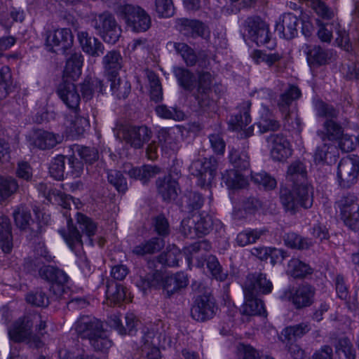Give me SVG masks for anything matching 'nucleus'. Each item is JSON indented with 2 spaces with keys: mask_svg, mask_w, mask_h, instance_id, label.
<instances>
[{
  "mask_svg": "<svg viewBox=\"0 0 359 359\" xmlns=\"http://www.w3.org/2000/svg\"><path fill=\"white\" fill-rule=\"evenodd\" d=\"M359 176V156L348 155L343 158L339 165L337 179L339 185L348 189L357 182Z\"/></svg>",
  "mask_w": 359,
  "mask_h": 359,
  "instance_id": "9",
  "label": "nucleus"
},
{
  "mask_svg": "<svg viewBox=\"0 0 359 359\" xmlns=\"http://www.w3.org/2000/svg\"><path fill=\"white\" fill-rule=\"evenodd\" d=\"M32 144L42 150L50 149L60 142L59 135L45 130H39L34 132L32 137Z\"/></svg>",
  "mask_w": 359,
  "mask_h": 359,
  "instance_id": "23",
  "label": "nucleus"
},
{
  "mask_svg": "<svg viewBox=\"0 0 359 359\" xmlns=\"http://www.w3.org/2000/svg\"><path fill=\"white\" fill-rule=\"evenodd\" d=\"M154 328L148 330L143 337L144 348L150 347L147 353V359H161V352L157 346L160 344V336H156Z\"/></svg>",
  "mask_w": 359,
  "mask_h": 359,
  "instance_id": "38",
  "label": "nucleus"
},
{
  "mask_svg": "<svg viewBox=\"0 0 359 359\" xmlns=\"http://www.w3.org/2000/svg\"><path fill=\"white\" fill-rule=\"evenodd\" d=\"M164 241L159 238H152L150 240L135 246L133 253L137 256H144L147 254H154L164 248Z\"/></svg>",
  "mask_w": 359,
  "mask_h": 359,
  "instance_id": "33",
  "label": "nucleus"
},
{
  "mask_svg": "<svg viewBox=\"0 0 359 359\" xmlns=\"http://www.w3.org/2000/svg\"><path fill=\"white\" fill-rule=\"evenodd\" d=\"M158 193L163 201H170L175 200L177 196L178 184L170 175L159 177L156 182Z\"/></svg>",
  "mask_w": 359,
  "mask_h": 359,
  "instance_id": "25",
  "label": "nucleus"
},
{
  "mask_svg": "<svg viewBox=\"0 0 359 359\" xmlns=\"http://www.w3.org/2000/svg\"><path fill=\"white\" fill-rule=\"evenodd\" d=\"M174 74L179 85L183 89L188 91L194 90L196 81L194 73L184 67H176L174 69Z\"/></svg>",
  "mask_w": 359,
  "mask_h": 359,
  "instance_id": "41",
  "label": "nucleus"
},
{
  "mask_svg": "<svg viewBox=\"0 0 359 359\" xmlns=\"http://www.w3.org/2000/svg\"><path fill=\"white\" fill-rule=\"evenodd\" d=\"M175 130L172 128H162L158 131V138L161 147L164 149L175 150L177 139Z\"/></svg>",
  "mask_w": 359,
  "mask_h": 359,
  "instance_id": "54",
  "label": "nucleus"
},
{
  "mask_svg": "<svg viewBox=\"0 0 359 359\" xmlns=\"http://www.w3.org/2000/svg\"><path fill=\"white\" fill-rule=\"evenodd\" d=\"M57 93L69 109L78 111L81 97L74 83L64 81L58 86Z\"/></svg>",
  "mask_w": 359,
  "mask_h": 359,
  "instance_id": "18",
  "label": "nucleus"
},
{
  "mask_svg": "<svg viewBox=\"0 0 359 359\" xmlns=\"http://www.w3.org/2000/svg\"><path fill=\"white\" fill-rule=\"evenodd\" d=\"M266 229H252L244 231L239 233L236 238V242L240 246H245L251 243H255L261 236L266 233Z\"/></svg>",
  "mask_w": 359,
  "mask_h": 359,
  "instance_id": "53",
  "label": "nucleus"
},
{
  "mask_svg": "<svg viewBox=\"0 0 359 359\" xmlns=\"http://www.w3.org/2000/svg\"><path fill=\"white\" fill-rule=\"evenodd\" d=\"M144 72L149 83L151 100L155 102L161 101L163 99V88L158 76L154 72L148 69Z\"/></svg>",
  "mask_w": 359,
  "mask_h": 359,
  "instance_id": "34",
  "label": "nucleus"
},
{
  "mask_svg": "<svg viewBox=\"0 0 359 359\" xmlns=\"http://www.w3.org/2000/svg\"><path fill=\"white\" fill-rule=\"evenodd\" d=\"M78 39L83 50L93 57H98L103 53L102 43L95 37L89 36L86 32H79Z\"/></svg>",
  "mask_w": 359,
  "mask_h": 359,
  "instance_id": "28",
  "label": "nucleus"
},
{
  "mask_svg": "<svg viewBox=\"0 0 359 359\" xmlns=\"http://www.w3.org/2000/svg\"><path fill=\"white\" fill-rule=\"evenodd\" d=\"M243 294L245 301L241 309V313L243 317L248 320L252 316L266 315L264 304L262 299L248 291H243Z\"/></svg>",
  "mask_w": 359,
  "mask_h": 359,
  "instance_id": "19",
  "label": "nucleus"
},
{
  "mask_svg": "<svg viewBox=\"0 0 359 359\" xmlns=\"http://www.w3.org/2000/svg\"><path fill=\"white\" fill-rule=\"evenodd\" d=\"M103 81L97 78L88 76L81 84V90L83 99H92L95 93H102L103 90Z\"/></svg>",
  "mask_w": 359,
  "mask_h": 359,
  "instance_id": "36",
  "label": "nucleus"
},
{
  "mask_svg": "<svg viewBox=\"0 0 359 359\" xmlns=\"http://www.w3.org/2000/svg\"><path fill=\"white\" fill-rule=\"evenodd\" d=\"M222 179L226 185L232 189L243 188L248 184L246 179L236 170L226 171Z\"/></svg>",
  "mask_w": 359,
  "mask_h": 359,
  "instance_id": "50",
  "label": "nucleus"
},
{
  "mask_svg": "<svg viewBox=\"0 0 359 359\" xmlns=\"http://www.w3.org/2000/svg\"><path fill=\"white\" fill-rule=\"evenodd\" d=\"M107 180L120 193H125L128 189L126 180L118 170H109L107 172Z\"/></svg>",
  "mask_w": 359,
  "mask_h": 359,
  "instance_id": "58",
  "label": "nucleus"
},
{
  "mask_svg": "<svg viewBox=\"0 0 359 359\" xmlns=\"http://www.w3.org/2000/svg\"><path fill=\"white\" fill-rule=\"evenodd\" d=\"M314 107L318 116L325 118L326 120L334 119L338 116L339 111L321 100L315 101Z\"/></svg>",
  "mask_w": 359,
  "mask_h": 359,
  "instance_id": "56",
  "label": "nucleus"
},
{
  "mask_svg": "<svg viewBox=\"0 0 359 359\" xmlns=\"http://www.w3.org/2000/svg\"><path fill=\"white\" fill-rule=\"evenodd\" d=\"M287 273L294 278H302L312 273V269L308 264L293 258L288 262Z\"/></svg>",
  "mask_w": 359,
  "mask_h": 359,
  "instance_id": "45",
  "label": "nucleus"
},
{
  "mask_svg": "<svg viewBox=\"0 0 359 359\" xmlns=\"http://www.w3.org/2000/svg\"><path fill=\"white\" fill-rule=\"evenodd\" d=\"M311 330L309 322L303 321L298 324L285 327L280 333V339L283 342L296 341L302 338Z\"/></svg>",
  "mask_w": 359,
  "mask_h": 359,
  "instance_id": "24",
  "label": "nucleus"
},
{
  "mask_svg": "<svg viewBox=\"0 0 359 359\" xmlns=\"http://www.w3.org/2000/svg\"><path fill=\"white\" fill-rule=\"evenodd\" d=\"M172 44L174 49L181 55L186 65L189 67L194 66L198 61V57L195 50L188 44L184 42H173Z\"/></svg>",
  "mask_w": 359,
  "mask_h": 359,
  "instance_id": "42",
  "label": "nucleus"
},
{
  "mask_svg": "<svg viewBox=\"0 0 359 359\" xmlns=\"http://www.w3.org/2000/svg\"><path fill=\"white\" fill-rule=\"evenodd\" d=\"M118 12L125 20L128 27L135 32H144L151 27V17L140 6L121 5L118 8Z\"/></svg>",
  "mask_w": 359,
  "mask_h": 359,
  "instance_id": "3",
  "label": "nucleus"
},
{
  "mask_svg": "<svg viewBox=\"0 0 359 359\" xmlns=\"http://www.w3.org/2000/svg\"><path fill=\"white\" fill-rule=\"evenodd\" d=\"M297 17L291 13H287L283 15L281 20L276 24V31L283 38L291 39L297 34Z\"/></svg>",
  "mask_w": 359,
  "mask_h": 359,
  "instance_id": "22",
  "label": "nucleus"
},
{
  "mask_svg": "<svg viewBox=\"0 0 359 359\" xmlns=\"http://www.w3.org/2000/svg\"><path fill=\"white\" fill-rule=\"evenodd\" d=\"M13 218L18 229L21 231L29 232L32 236H37L42 231V225L35 224L29 208L25 204L15 208Z\"/></svg>",
  "mask_w": 359,
  "mask_h": 359,
  "instance_id": "12",
  "label": "nucleus"
},
{
  "mask_svg": "<svg viewBox=\"0 0 359 359\" xmlns=\"http://www.w3.org/2000/svg\"><path fill=\"white\" fill-rule=\"evenodd\" d=\"M107 323L110 327L116 330L121 335L133 334L135 327L137 325V320L133 313H127L125 316L126 326L122 325L118 316L111 315L108 318Z\"/></svg>",
  "mask_w": 359,
  "mask_h": 359,
  "instance_id": "26",
  "label": "nucleus"
},
{
  "mask_svg": "<svg viewBox=\"0 0 359 359\" xmlns=\"http://www.w3.org/2000/svg\"><path fill=\"white\" fill-rule=\"evenodd\" d=\"M106 296L111 304H119L124 301L126 294V287L114 281H108L107 284Z\"/></svg>",
  "mask_w": 359,
  "mask_h": 359,
  "instance_id": "43",
  "label": "nucleus"
},
{
  "mask_svg": "<svg viewBox=\"0 0 359 359\" xmlns=\"http://www.w3.org/2000/svg\"><path fill=\"white\" fill-rule=\"evenodd\" d=\"M325 132L318 133L323 141H334L339 140L343 135V128L334 119H327L323 123Z\"/></svg>",
  "mask_w": 359,
  "mask_h": 359,
  "instance_id": "40",
  "label": "nucleus"
},
{
  "mask_svg": "<svg viewBox=\"0 0 359 359\" xmlns=\"http://www.w3.org/2000/svg\"><path fill=\"white\" fill-rule=\"evenodd\" d=\"M250 101H244L238 106V114H236L229 121L233 130H242L250 123Z\"/></svg>",
  "mask_w": 359,
  "mask_h": 359,
  "instance_id": "29",
  "label": "nucleus"
},
{
  "mask_svg": "<svg viewBox=\"0 0 359 359\" xmlns=\"http://www.w3.org/2000/svg\"><path fill=\"white\" fill-rule=\"evenodd\" d=\"M74 38L70 29L62 28L48 32L46 37V46L54 53H65L73 45Z\"/></svg>",
  "mask_w": 359,
  "mask_h": 359,
  "instance_id": "13",
  "label": "nucleus"
},
{
  "mask_svg": "<svg viewBox=\"0 0 359 359\" xmlns=\"http://www.w3.org/2000/svg\"><path fill=\"white\" fill-rule=\"evenodd\" d=\"M309 6L315 13L323 20H332L335 15L334 10L323 0H313Z\"/></svg>",
  "mask_w": 359,
  "mask_h": 359,
  "instance_id": "55",
  "label": "nucleus"
},
{
  "mask_svg": "<svg viewBox=\"0 0 359 359\" xmlns=\"http://www.w3.org/2000/svg\"><path fill=\"white\" fill-rule=\"evenodd\" d=\"M83 58L80 53L72 54L67 60L63 73L64 78H69L74 81L81 74Z\"/></svg>",
  "mask_w": 359,
  "mask_h": 359,
  "instance_id": "31",
  "label": "nucleus"
},
{
  "mask_svg": "<svg viewBox=\"0 0 359 359\" xmlns=\"http://www.w3.org/2000/svg\"><path fill=\"white\" fill-rule=\"evenodd\" d=\"M111 82L110 87L112 94L118 99H125L130 93L131 86L130 83L126 79H121L118 77V75L114 76H108Z\"/></svg>",
  "mask_w": 359,
  "mask_h": 359,
  "instance_id": "35",
  "label": "nucleus"
},
{
  "mask_svg": "<svg viewBox=\"0 0 359 359\" xmlns=\"http://www.w3.org/2000/svg\"><path fill=\"white\" fill-rule=\"evenodd\" d=\"M257 124L261 133L277 131L280 128V122L276 119L273 114L269 111V109H266L262 113Z\"/></svg>",
  "mask_w": 359,
  "mask_h": 359,
  "instance_id": "44",
  "label": "nucleus"
},
{
  "mask_svg": "<svg viewBox=\"0 0 359 359\" xmlns=\"http://www.w3.org/2000/svg\"><path fill=\"white\" fill-rule=\"evenodd\" d=\"M300 89L294 85L289 86V88L280 95L278 101V106L280 107H287L291 104V103L301 97Z\"/></svg>",
  "mask_w": 359,
  "mask_h": 359,
  "instance_id": "61",
  "label": "nucleus"
},
{
  "mask_svg": "<svg viewBox=\"0 0 359 359\" xmlns=\"http://www.w3.org/2000/svg\"><path fill=\"white\" fill-rule=\"evenodd\" d=\"M218 162L211 156L194 161L190 170L191 174L198 178V184L201 187H209L217 175Z\"/></svg>",
  "mask_w": 359,
  "mask_h": 359,
  "instance_id": "10",
  "label": "nucleus"
},
{
  "mask_svg": "<svg viewBox=\"0 0 359 359\" xmlns=\"http://www.w3.org/2000/svg\"><path fill=\"white\" fill-rule=\"evenodd\" d=\"M230 162L237 168L245 170L250 167L249 156L245 152L232 149L229 153Z\"/></svg>",
  "mask_w": 359,
  "mask_h": 359,
  "instance_id": "59",
  "label": "nucleus"
},
{
  "mask_svg": "<svg viewBox=\"0 0 359 359\" xmlns=\"http://www.w3.org/2000/svg\"><path fill=\"white\" fill-rule=\"evenodd\" d=\"M74 329L81 338L89 340L103 329V325L95 317L82 316L76 321Z\"/></svg>",
  "mask_w": 359,
  "mask_h": 359,
  "instance_id": "17",
  "label": "nucleus"
},
{
  "mask_svg": "<svg viewBox=\"0 0 359 359\" xmlns=\"http://www.w3.org/2000/svg\"><path fill=\"white\" fill-rule=\"evenodd\" d=\"M270 154L276 161H284L292 156V149L289 140L282 133L272 134L266 138Z\"/></svg>",
  "mask_w": 359,
  "mask_h": 359,
  "instance_id": "14",
  "label": "nucleus"
},
{
  "mask_svg": "<svg viewBox=\"0 0 359 359\" xmlns=\"http://www.w3.org/2000/svg\"><path fill=\"white\" fill-rule=\"evenodd\" d=\"M65 159L63 155H58L52 161L49 167L50 175L57 180L63 179L65 172Z\"/></svg>",
  "mask_w": 359,
  "mask_h": 359,
  "instance_id": "63",
  "label": "nucleus"
},
{
  "mask_svg": "<svg viewBox=\"0 0 359 359\" xmlns=\"http://www.w3.org/2000/svg\"><path fill=\"white\" fill-rule=\"evenodd\" d=\"M117 137L135 149H140L152 136L151 130L146 126L121 125L116 132Z\"/></svg>",
  "mask_w": 359,
  "mask_h": 359,
  "instance_id": "6",
  "label": "nucleus"
},
{
  "mask_svg": "<svg viewBox=\"0 0 359 359\" xmlns=\"http://www.w3.org/2000/svg\"><path fill=\"white\" fill-rule=\"evenodd\" d=\"M251 57L256 64L265 62L269 68H273L277 73L283 72L287 68V62L282 53H267L263 50H255Z\"/></svg>",
  "mask_w": 359,
  "mask_h": 359,
  "instance_id": "16",
  "label": "nucleus"
},
{
  "mask_svg": "<svg viewBox=\"0 0 359 359\" xmlns=\"http://www.w3.org/2000/svg\"><path fill=\"white\" fill-rule=\"evenodd\" d=\"M28 315L19 318L8 329L9 338L14 342H26L40 347L42 341L40 336L34 335Z\"/></svg>",
  "mask_w": 359,
  "mask_h": 359,
  "instance_id": "7",
  "label": "nucleus"
},
{
  "mask_svg": "<svg viewBox=\"0 0 359 359\" xmlns=\"http://www.w3.org/2000/svg\"><path fill=\"white\" fill-rule=\"evenodd\" d=\"M215 76L208 71L199 70L196 72L195 91H212V84Z\"/></svg>",
  "mask_w": 359,
  "mask_h": 359,
  "instance_id": "49",
  "label": "nucleus"
},
{
  "mask_svg": "<svg viewBox=\"0 0 359 359\" xmlns=\"http://www.w3.org/2000/svg\"><path fill=\"white\" fill-rule=\"evenodd\" d=\"M243 290L250 292L256 296L259 294H267L271 292L272 283L266 278L265 274L262 273H250L243 284Z\"/></svg>",
  "mask_w": 359,
  "mask_h": 359,
  "instance_id": "15",
  "label": "nucleus"
},
{
  "mask_svg": "<svg viewBox=\"0 0 359 359\" xmlns=\"http://www.w3.org/2000/svg\"><path fill=\"white\" fill-rule=\"evenodd\" d=\"M316 289L308 283H302L297 287L285 290L281 299L288 302L294 309L302 310L311 306L314 303Z\"/></svg>",
  "mask_w": 359,
  "mask_h": 359,
  "instance_id": "4",
  "label": "nucleus"
},
{
  "mask_svg": "<svg viewBox=\"0 0 359 359\" xmlns=\"http://www.w3.org/2000/svg\"><path fill=\"white\" fill-rule=\"evenodd\" d=\"M213 226L212 217L206 213L202 212L194 215L191 218L183 219L182 222V231L191 238L201 237L209 233Z\"/></svg>",
  "mask_w": 359,
  "mask_h": 359,
  "instance_id": "8",
  "label": "nucleus"
},
{
  "mask_svg": "<svg viewBox=\"0 0 359 359\" xmlns=\"http://www.w3.org/2000/svg\"><path fill=\"white\" fill-rule=\"evenodd\" d=\"M283 241L285 245L292 249L305 250L312 245L309 239L303 238L294 232L285 233L283 236Z\"/></svg>",
  "mask_w": 359,
  "mask_h": 359,
  "instance_id": "51",
  "label": "nucleus"
},
{
  "mask_svg": "<svg viewBox=\"0 0 359 359\" xmlns=\"http://www.w3.org/2000/svg\"><path fill=\"white\" fill-rule=\"evenodd\" d=\"M307 172L304 165L299 161L292 162L287 170V178L293 184L306 182Z\"/></svg>",
  "mask_w": 359,
  "mask_h": 359,
  "instance_id": "39",
  "label": "nucleus"
},
{
  "mask_svg": "<svg viewBox=\"0 0 359 359\" xmlns=\"http://www.w3.org/2000/svg\"><path fill=\"white\" fill-rule=\"evenodd\" d=\"M217 306L213 296L205 292L197 296L191 308V316L199 322L212 318L216 313Z\"/></svg>",
  "mask_w": 359,
  "mask_h": 359,
  "instance_id": "11",
  "label": "nucleus"
},
{
  "mask_svg": "<svg viewBox=\"0 0 359 359\" xmlns=\"http://www.w3.org/2000/svg\"><path fill=\"white\" fill-rule=\"evenodd\" d=\"M157 115L163 118L180 121L184 117V114L177 108H168L166 105L161 104L156 107Z\"/></svg>",
  "mask_w": 359,
  "mask_h": 359,
  "instance_id": "62",
  "label": "nucleus"
},
{
  "mask_svg": "<svg viewBox=\"0 0 359 359\" xmlns=\"http://www.w3.org/2000/svg\"><path fill=\"white\" fill-rule=\"evenodd\" d=\"M122 57L118 51L111 50L103 58V64L105 72L108 76H116L118 74V71L121 69Z\"/></svg>",
  "mask_w": 359,
  "mask_h": 359,
  "instance_id": "32",
  "label": "nucleus"
},
{
  "mask_svg": "<svg viewBox=\"0 0 359 359\" xmlns=\"http://www.w3.org/2000/svg\"><path fill=\"white\" fill-rule=\"evenodd\" d=\"M161 172V168L156 165H144L142 167L132 168L127 172L128 176L135 180L147 183L151 178Z\"/></svg>",
  "mask_w": 359,
  "mask_h": 359,
  "instance_id": "30",
  "label": "nucleus"
},
{
  "mask_svg": "<svg viewBox=\"0 0 359 359\" xmlns=\"http://www.w3.org/2000/svg\"><path fill=\"white\" fill-rule=\"evenodd\" d=\"M339 212L341 219L346 226L355 231L359 229V203Z\"/></svg>",
  "mask_w": 359,
  "mask_h": 359,
  "instance_id": "47",
  "label": "nucleus"
},
{
  "mask_svg": "<svg viewBox=\"0 0 359 359\" xmlns=\"http://www.w3.org/2000/svg\"><path fill=\"white\" fill-rule=\"evenodd\" d=\"M88 341L95 351L107 352L112 346V341L109 339L104 328Z\"/></svg>",
  "mask_w": 359,
  "mask_h": 359,
  "instance_id": "52",
  "label": "nucleus"
},
{
  "mask_svg": "<svg viewBox=\"0 0 359 359\" xmlns=\"http://www.w3.org/2000/svg\"><path fill=\"white\" fill-rule=\"evenodd\" d=\"M212 91H194L193 96L197 103L198 110L201 111H209L215 107V101L213 99Z\"/></svg>",
  "mask_w": 359,
  "mask_h": 359,
  "instance_id": "46",
  "label": "nucleus"
},
{
  "mask_svg": "<svg viewBox=\"0 0 359 359\" xmlns=\"http://www.w3.org/2000/svg\"><path fill=\"white\" fill-rule=\"evenodd\" d=\"M307 62L310 67H320L329 63L335 56L332 49H324L319 46L307 47Z\"/></svg>",
  "mask_w": 359,
  "mask_h": 359,
  "instance_id": "21",
  "label": "nucleus"
},
{
  "mask_svg": "<svg viewBox=\"0 0 359 359\" xmlns=\"http://www.w3.org/2000/svg\"><path fill=\"white\" fill-rule=\"evenodd\" d=\"M188 278L182 272L164 276L161 272L155 271L145 276H140L137 285L143 290L161 286L163 294L170 297L188 285Z\"/></svg>",
  "mask_w": 359,
  "mask_h": 359,
  "instance_id": "1",
  "label": "nucleus"
},
{
  "mask_svg": "<svg viewBox=\"0 0 359 359\" xmlns=\"http://www.w3.org/2000/svg\"><path fill=\"white\" fill-rule=\"evenodd\" d=\"M181 257L180 252L177 249H172L161 254L158 257L159 263L168 266H177Z\"/></svg>",
  "mask_w": 359,
  "mask_h": 359,
  "instance_id": "64",
  "label": "nucleus"
},
{
  "mask_svg": "<svg viewBox=\"0 0 359 359\" xmlns=\"http://www.w3.org/2000/svg\"><path fill=\"white\" fill-rule=\"evenodd\" d=\"M59 233L73 251L79 250L83 248L81 234L77 228L73 225L71 218L67 219V229H60Z\"/></svg>",
  "mask_w": 359,
  "mask_h": 359,
  "instance_id": "27",
  "label": "nucleus"
},
{
  "mask_svg": "<svg viewBox=\"0 0 359 359\" xmlns=\"http://www.w3.org/2000/svg\"><path fill=\"white\" fill-rule=\"evenodd\" d=\"M280 200L285 210L294 215L298 211L299 206L305 209L312 206L313 190L307 182L293 184L292 190L287 187H281Z\"/></svg>",
  "mask_w": 359,
  "mask_h": 359,
  "instance_id": "2",
  "label": "nucleus"
},
{
  "mask_svg": "<svg viewBox=\"0 0 359 359\" xmlns=\"http://www.w3.org/2000/svg\"><path fill=\"white\" fill-rule=\"evenodd\" d=\"M18 187V184L14 178L0 176V203L13 195Z\"/></svg>",
  "mask_w": 359,
  "mask_h": 359,
  "instance_id": "48",
  "label": "nucleus"
},
{
  "mask_svg": "<svg viewBox=\"0 0 359 359\" xmlns=\"http://www.w3.org/2000/svg\"><path fill=\"white\" fill-rule=\"evenodd\" d=\"M40 276L52 284L60 283H67V275L62 270L53 266H44L39 270Z\"/></svg>",
  "mask_w": 359,
  "mask_h": 359,
  "instance_id": "37",
  "label": "nucleus"
},
{
  "mask_svg": "<svg viewBox=\"0 0 359 359\" xmlns=\"http://www.w3.org/2000/svg\"><path fill=\"white\" fill-rule=\"evenodd\" d=\"M91 26L109 43H115L121 35L120 26L114 17L108 12L95 15L91 20Z\"/></svg>",
  "mask_w": 359,
  "mask_h": 359,
  "instance_id": "5",
  "label": "nucleus"
},
{
  "mask_svg": "<svg viewBox=\"0 0 359 359\" xmlns=\"http://www.w3.org/2000/svg\"><path fill=\"white\" fill-rule=\"evenodd\" d=\"M336 349L341 359H355V351L347 337L339 339Z\"/></svg>",
  "mask_w": 359,
  "mask_h": 359,
  "instance_id": "57",
  "label": "nucleus"
},
{
  "mask_svg": "<svg viewBox=\"0 0 359 359\" xmlns=\"http://www.w3.org/2000/svg\"><path fill=\"white\" fill-rule=\"evenodd\" d=\"M12 75L11 69L4 66L0 69V100L6 98L8 95V88L11 85Z\"/></svg>",
  "mask_w": 359,
  "mask_h": 359,
  "instance_id": "60",
  "label": "nucleus"
},
{
  "mask_svg": "<svg viewBox=\"0 0 359 359\" xmlns=\"http://www.w3.org/2000/svg\"><path fill=\"white\" fill-rule=\"evenodd\" d=\"M175 27L178 32L187 37L202 36L205 33L203 23L198 20L177 18L175 20Z\"/></svg>",
  "mask_w": 359,
  "mask_h": 359,
  "instance_id": "20",
  "label": "nucleus"
}]
</instances>
